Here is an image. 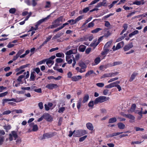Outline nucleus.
Here are the masks:
<instances>
[{"label":"nucleus","mask_w":147,"mask_h":147,"mask_svg":"<svg viewBox=\"0 0 147 147\" xmlns=\"http://www.w3.org/2000/svg\"><path fill=\"white\" fill-rule=\"evenodd\" d=\"M11 112L10 110H7L3 112L2 113V115H8L10 114Z\"/></svg>","instance_id":"obj_55"},{"label":"nucleus","mask_w":147,"mask_h":147,"mask_svg":"<svg viewBox=\"0 0 147 147\" xmlns=\"http://www.w3.org/2000/svg\"><path fill=\"white\" fill-rule=\"evenodd\" d=\"M9 139L10 141L13 140V136L14 137V140H16L18 137L16 132L15 131H12L11 133L9 134Z\"/></svg>","instance_id":"obj_6"},{"label":"nucleus","mask_w":147,"mask_h":147,"mask_svg":"<svg viewBox=\"0 0 147 147\" xmlns=\"http://www.w3.org/2000/svg\"><path fill=\"white\" fill-rule=\"evenodd\" d=\"M53 136V134L46 133L43 134V137L42 138V139H43L46 138H49L52 137Z\"/></svg>","instance_id":"obj_15"},{"label":"nucleus","mask_w":147,"mask_h":147,"mask_svg":"<svg viewBox=\"0 0 147 147\" xmlns=\"http://www.w3.org/2000/svg\"><path fill=\"white\" fill-rule=\"evenodd\" d=\"M56 56L57 57H64V54L62 53H57L56 54Z\"/></svg>","instance_id":"obj_38"},{"label":"nucleus","mask_w":147,"mask_h":147,"mask_svg":"<svg viewBox=\"0 0 147 147\" xmlns=\"http://www.w3.org/2000/svg\"><path fill=\"white\" fill-rule=\"evenodd\" d=\"M16 11V9L14 8H12L9 10V12L11 13H14Z\"/></svg>","instance_id":"obj_52"},{"label":"nucleus","mask_w":147,"mask_h":147,"mask_svg":"<svg viewBox=\"0 0 147 147\" xmlns=\"http://www.w3.org/2000/svg\"><path fill=\"white\" fill-rule=\"evenodd\" d=\"M63 19V17L62 16H61L57 18L52 22V25L49 26V28H53L59 26L60 25L59 23L61 22H62Z\"/></svg>","instance_id":"obj_3"},{"label":"nucleus","mask_w":147,"mask_h":147,"mask_svg":"<svg viewBox=\"0 0 147 147\" xmlns=\"http://www.w3.org/2000/svg\"><path fill=\"white\" fill-rule=\"evenodd\" d=\"M65 110L64 107H61L59 108L58 112L59 113H62Z\"/></svg>","instance_id":"obj_42"},{"label":"nucleus","mask_w":147,"mask_h":147,"mask_svg":"<svg viewBox=\"0 0 147 147\" xmlns=\"http://www.w3.org/2000/svg\"><path fill=\"white\" fill-rule=\"evenodd\" d=\"M122 64V62L121 61H115L113 63H109L110 67L116 65H119Z\"/></svg>","instance_id":"obj_23"},{"label":"nucleus","mask_w":147,"mask_h":147,"mask_svg":"<svg viewBox=\"0 0 147 147\" xmlns=\"http://www.w3.org/2000/svg\"><path fill=\"white\" fill-rule=\"evenodd\" d=\"M95 20H94L92 22L88 24V28L93 27L94 26V22Z\"/></svg>","instance_id":"obj_45"},{"label":"nucleus","mask_w":147,"mask_h":147,"mask_svg":"<svg viewBox=\"0 0 147 147\" xmlns=\"http://www.w3.org/2000/svg\"><path fill=\"white\" fill-rule=\"evenodd\" d=\"M101 30V28H97L94 30H92L91 31V32L93 33H96Z\"/></svg>","instance_id":"obj_39"},{"label":"nucleus","mask_w":147,"mask_h":147,"mask_svg":"<svg viewBox=\"0 0 147 147\" xmlns=\"http://www.w3.org/2000/svg\"><path fill=\"white\" fill-rule=\"evenodd\" d=\"M10 99H8V98H5L4 99L2 100V104H3V105L4 106V104L5 102H9V101Z\"/></svg>","instance_id":"obj_49"},{"label":"nucleus","mask_w":147,"mask_h":147,"mask_svg":"<svg viewBox=\"0 0 147 147\" xmlns=\"http://www.w3.org/2000/svg\"><path fill=\"white\" fill-rule=\"evenodd\" d=\"M123 45L124 43L123 42H121L118 43L116 46L117 49L118 50L120 49L121 47L123 46Z\"/></svg>","instance_id":"obj_31"},{"label":"nucleus","mask_w":147,"mask_h":147,"mask_svg":"<svg viewBox=\"0 0 147 147\" xmlns=\"http://www.w3.org/2000/svg\"><path fill=\"white\" fill-rule=\"evenodd\" d=\"M12 112H15L16 113H22L23 112V111L21 109L18 110V109H14L12 111Z\"/></svg>","instance_id":"obj_41"},{"label":"nucleus","mask_w":147,"mask_h":147,"mask_svg":"<svg viewBox=\"0 0 147 147\" xmlns=\"http://www.w3.org/2000/svg\"><path fill=\"white\" fill-rule=\"evenodd\" d=\"M78 65L81 68L77 67L76 68V69L78 72L82 73L86 71L87 66L84 62L80 61L78 63Z\"/></svg>","instance_id":"obj_1"},{"label":"nucleus","mask_w":147,"mask_h":147,"mask_svg":"<svg viewBox=\"0 0 147 147\" xmlns=\"http://www.w3.org/2000/svg\"><path fill=\"white\" fill-rule=\"evenodd\" d=\"M134 129L136 130V131H143L144 129L142 128H140L139 127H134Z\"/></svg>","instance_id":"obj_54"},{"label":"nucleus","mask_w":147,"mask_h":147,"mask_svg":"<svg viewBox=\"0 0 147 147\" xmlns=\"http://www.w3.org/2000/svg\"><path fill=\"white\" fill-rule=\"evenodd\" d=\"M133 47V45L132 43H130L127 45H125L123 49L125 51H127Z\"/></svg>","instance_id":"obj_11"},{"label":"nucleus","mask_w":147,"mask_h":147,"mask_svg":"<svg viewBox=\"0 0 147 147\" xmlns=\"http://www.w3.org/2000/svg\"><path fill=\"white\" fill-rule=\"evenodd\" d=\"M89 10L88 7H86L84 8L82 10L83 13H86Z\"/></svg>","instance_id":"obj_64"},{"label":"nucleus","mask_w":147,"mask_h":147,"mask_svg":"<svg viewBox=\"0 0 147 147\" xmlns=\"http://www.w3.org/2000/svg\"><path fill=\"white\" fill-rule=\"evenodd\" d=\"M55 58V56L53 55L48 59H45L46 60L47 64L49 67H51L54 63V61L52 60L54 59Z\"/></svg>","instance_id":"obj_4"},{"label":"nucleus","mask_w":147,"mask_h":147,"mask_svg":"<svg viewBox=\"0 0 147 147\" xmlns=\"http://www.w3.org/2000/svg\"><path fill=\"white\" fill-rule=\"evenodd\" d=\"M87 133V131L85 130H80L77 131L76 133L74 135L75 137L80 136L82 135H84Z\"/></svg>","instance_id":"obj_5"},{"label":"nucleus","mask_w":147,"mask_h":147,"mask_svg":"<svg viewBox=\"0 0 147 147\" xmlns=\"http://www.w3.org/2000/svg\"><path fill=\"white\" fill-rule=\"evenodd\" d=\"M24 52V49H21L19 50L17 53V55L20 57V56Z\"/></svg>","instance_id":"obj_47"},{"label":"nucleus","mask_w":147,"mask_h":147,"mask_svg":"<svg viewBox=\"0 0 147 147\" xmlns=\"http://www.w3.org/2000/svg\"><path fill=\"white\" fill-rule=\"evenodd\" d=\"M30 126L32 127V131H36L38 130V127L36 125L34 124L33 123H30L29 125Z\"/></svg>","instance_id":"obj_13"},{"label":"nucleus","mask_w":147,"mask_h":147,"mask_svg":"<svg viewBox=\"0 0 147 147\" xmlns=\"http://www.w3.org/2000/svg\"><path fill=\"white\" fill-rule=\"evenodd\" d=\"M26 73H27L26 75V76H24L25 78L26 79L28 78L29 77V71H27L26 73L25 72H24V74L25 75Z\"/></svg>","instance_id":"obj_58"},{"label":"nucleus","mask_w":147,"mask_h":147,"mask_svg":"<svg viewBox=\"0 0 147 147\" xmlns=\"http://www.w3.org/2000/svg\"><path fill=\"white\" fill-rule=\"evenodd\" d=\"M87 136H84L81 138H80L79 139V141L80 142H82L87 137Z\"/></svg>","instance_id":"obj_60"},{"label":"nucleus","mask_w":147,"mask_h":147,"mask_svg":"<svg viewBox=\"0 0 147 147\" xmlns=\"http://www.w3.org/2000/svg\"><path fill=\"white\" fill-rule=\"evenodd\" d=\"M101 100L99 99V97L97 98L94 100V103L95 104H97L99 102H100Z\"/></svg>","instance_id":"obj_48"},{"label":"nucleus","mask_w":147,"mask_h":147,"mask_svg":"<svg viewBox=\"0 0 147 147\" xmlns=\"http://www.w3.org/2000/svg\"><path fill=\"white\" fill-rule=\"evenodd\" d=\"M94 74V75H96V74L92 70H90L88 71L85 74V77H87L90 75L92 74Z\"/></svg>","instance_id":"obj_17"},{"label":"nucleus","mask_w":147,"mask_h":147,"mask_svg":"<svg viewBox=\"0 0 147 147\" xmlns=\"http://www.w3.org/2000/svg\"><path fill=\"white\" fill-rule=\"evenodd\" d=\"M111 33L110 32L109 30L105 32L103 36V37H107L111 34Z\"/></svg>","instance_id":"obj_35"},{"label":"nucleus","mask_w":147,"mask_h":147,"mask_svg":"<svg viewBox=\"0 0 147 147\" xmlns=\"http://www.w3.org/2000/svg\"><path fill=\"white\" fill-rule=\"evenodd\" d=\"M118 79V77H116L115 78H112L110 79L108 82V83H109L114 81H116Z\"/></svg>","instance_id":"obj_46"},{"label":"nucleus","mask_w":147,"mask_h":147,"mask_svg":"<svg viewBox=\"0 0 147 147\" xmlns=\"http://www.w3.org/2000/svg\"><path fill=\"white\" fill-rule=\"evenodd\" d=\"M87 128L89 130L92 131L94 129V127L93 125L90 123H87L86 124Z\"/></svg>","instance_id":"obj_18"},{"label":"nucleus","mask_w":147,"mask_h":147,"mask_svg":"<svg viewBox=\"0 0 147 147\" xmlns=\"http://www.w3.org/2000/svg\"><path fill=\"white\" fill-rule=\"evenodd\" d=\"M82 78L81 76H73L71 78V80L73 81H77L81 80Z\"/></svg>","instance_id":"obj_14"},{"label":"nucleus","mask_w":147,"mask_h":147,"mask_svg":"<svg viewBox=\"0 0 147 147\" xmlns=\"http://www.w3.org/2000/svg\"><path fill=\"white\" fill-rule=\"evenodd\" d=\"M4 128L6 130V131L7 132L8 130L11 128L10 125L4 126Z\"/></svg>","instance_id":"obj_50"},{"label":"nucleus","mask_w":147,"mask_h":147,"mask_svg":"<svg viewBox=\"0 0 147 147\" xmlns=\"http://www.w3.org/2000/svg\"><path fill=\"white\" fill-rule=\"evenodd\" d=\"M88 106L90 107H93L94 106V102L93 101H90L88 104Z\"/></svg>","instance_id":"obj_61"},{"label":"nucleus","mask_w":147,"mask_h":147,"mask_svg":"<svg viewBox=\"0 0 147 147\" xmlns=\"http://www.w3.org/2000/svg\"><path fill=\"white\" fill-rule=\"evenodd\" d=\"M24 77V75H21L19 76L18 79H17V81L19 82L22 84L23 83V82L22 81V79Z\"/></svg>","instance_id":"obj_32"},{"label":"nucleus","mask_w":147,"mask_h":147,"mask_svg":"<svg viewBox=\"0 0 147 147\" xmlns=\"http://www.w3.org/2000/svg\"><path fill=\"white\" fill-rule=\"evenodd\" d=\"M116 121V118L115 117H113L109 119L108 123H113L115 122Z\"/></svg>","instance_id":"obj_28"},{"label":"nucleus","mask_w":147,"mask_h":147,"mask_svg":"<svg viewBox=\"0 0 147 147\" xmlns=\"http://www.w3.org/2000/svg\"><path fill=\"white\" fill-rule=\"evenodd\" d=\"M112 43V41H110L107 42L105 45L104 47L106 49H109L111 47Z\"/></svg>","instance_id":"obj_16"},{"label":"nucleus","mask_w":147,"mask_h":147,"mask_svg":"<svg viewBox=\"0 0 147 147\" xmlns=\"http://www.w3.org/2000/svg\"><path fill=\"white\" fill-rule=\"evenodd\" d=\"M109 67H110L109 64H108L107 65H101L100 67L99 68L100 70L104 71Z\"/></svg>","instance_id":"obj_27"},{"label":"nucleus","mask_w":147,"mask_h":147,"mask_svg":"<svg viewBox=\"0 0 147 147\" xmlns=\"http://www.w3.org/2000/svg\"><path fill=\"white\" fill-rule=\"evenodd\" d=\"M120 82L119 81H117L116 82H113L111 83L106 86V88H110L114 87V86L116 87L118 84H119Z\"/></svg>","instance_id":"obj_10"},{"label":"nucleus","mask_w":147,"mask_h":147,"mask_svg":"<svg viewBox=\"0 0 147 147\" xmlns=\"http://www.w3.org/2000/svg\"><path fill=\"white\" fill-rule=\"evenodd\" d=\"M105 26L109 27L110 26V24L109 22L107 21H105Z\"/></svg>","instance_id":"obj_56"},{"label":"nucleus","mask_w":147,"mask_h":147,"mask_svg":"<svg viewBox=\"0 0 147 147\" xmlns=\"http://www.w3.org/2000/svg\"><path fill=\"white\" fill-rule=\"evenodd\" d=\"M73 54V50H70L67 51L66 53V60L69 64H71L72 61V59H73L74 56L72 54Z\"/></svg>","instance_id":"obj_2"},{"label":"nucleus","mask_w":147,"mask_h":147,"mask_svg":"<svg viewBox=\"0 0 147 147\" xmlns=\"http://www.w3.org/2000/svg\"><path fill=\"white\" fill-rule=\"evenodd\" d=\"M111 77L110 73H106L103 74L101 77V78H105Z\"/></svg>","instance_id":"obj_36"},{"label":"nucleus","mask_w":147,"mask_h":147,"mask_svg":"<svg viewBox=\"0 0 147 147\" xmlns=\"http://www.w3.org/2000/svg\"><path fill=\"white\" fill-rule=\"evenodd\" d=\"M136 105L135 104H133L132 105L131 109L128 110V112L130 113L134 112L136 109Z\"/></svg>","instance_id":"obj_20"},{"label":"nucleus","mask_w":147,"mask_h":147,"mask_svg":"<svg viewBox=\"0 0 147 147\" xmlns=\"http://www.w3.org/2000/svg\"><path fill=\"white\" fill-rule=\"evenodd\" d=\"M138 75V73H133L129 79V81L131 82L132 81L135 79L136 76Z\"/></svg>","instance_id":"obj_21"},{"label":"nucleus","mask_w":147,"mask_h":147,"mask_svg":"<svg viewBox=\"0 0 147 147\" xmlns=\"http://www.w3.org/2000/svg\"><path fill=\"white\" fill-rule=\"evenodd\" d=\"M119 74V73L117 72H112L111 73V77H114L115 76L117 75L118 74Z\"/></svg>","instance_id":"obj_51"},{"label":"nucleus","mask_w":147,"mask_h":147,"mask_svg":"<svg viewBox=\"0 0 147 147\" xmlns=\"http://www.w3.org/2000/svg\"><path fill=\"white\" fill-rule=\"evenodd\" d=\"M144 0H141V1H134L133 4L137 5H140L141 4L143 5L144 4Z\"/></svg>","instance_id":"obj_24"},{"label":"nucleus","mask_w":147,"mask_h":147,"mask_svg":"<svg viewBox=\"0 0 147 147\" xmlns=\"http://www.w3.org/2000/svg\"><path fill=\"white\" fill-rule=\"evenodd\" d=\"M125 116L126 117L132 120H134L135 119V117L133 115L130 114H125Z\"/></svg>","instance_id":"obj_30"},{"label":"nucleus","mask_w":147,"mask_h":147,"mask_svg":"<svg viewBox=\"0 0 147 147\" xmlns=\"http://www.w3.org/2000/svg\"><path fill=\"white\" fill-rule=\"evenodd\" d=\"M62 34L60 33H59L55 35L52 38L53 40L57 39V38H59L62 35Z\"/></svg>","instance_id":"obj_33"},{"label":"nucleus","mask_w":147,"mask_h":147,"mask_svg":"<svg viewBox=\"0 0 147 147\" xmlns=\"http://www.w3.org/2000/svg\"><path fill=\"white\" fill-rule=\"evenodd\" d=\"M100 57H97L94 60V62L96 64H98L100 61Z\"/></svg>","instance_id":"obj_43"},{"label":"nucleus","mask_w":147,"mask_h":147,"mask_svg":"<svg viewBox=\"0 0 147 147\" xmlns=\"http://www.w3.org/2000/svg\"><path fill=\"white\" fill-rule=\"evenodd\" d=\"M67 22L70 23L71 25H74L77 23L76 19L75 20L73 19L69 20Z\"/></svg>","instance_id":"obj_37"},{"label":"nucleus","mask_w":147,"mask_h":147,"mask_svg":"<svg viewBox=\"0 0 147 147\" xmlns=\"http://www.w3.org/2000/svg\"><path fill=\"white\" fill-rule=\"evenodd\" d=\"M38 106L40 109H42L43 108V103L42 102H40L39 103Z\"/></svg>","instance_id":"obj_63"},{"label":"nucleus","mask_w":147,"mask_h":147,"mask_svg":"<svg viewBox=\"0 0 147 147\" xmlns=\"http://www.w3.org/2000/svg\"><path fill=\"white\" fill-rule=\"evenodd\" d=\"M85 40V38L84 37L80 38H78L76 40L77 42H80L83 41Z\"/></svg>","instance_id":"obj_53"},{"label":"nucleus","mask_w":147,"mask_h":147,"mask_svg":"<svg viewBox=\"0 0 147 147\" xmlns=\"http://www.w3.org/2000/svg\"><path fill=\"white\" fill-rule=\"evenodd\" d=\"M96 85L99 87H103L104 85V83H98L96 84Z\"/></svg>","instance_id":"obj_62"},{"label":"nucleus","mask_w":147,"mask_h":147,"mask_svg":"<svg viewBox=\"0 0 147 147\" xmlns=\"http://www.w3.org/2000/svg\"><path fill=\"white\" fill-rule=\"evenodd\" d=\"M86 48V47L84 45H80L78 48V50L81 52H83L85 50Z\"/></svg>","instance_id":"obj_22"},{"label":"nucleus","mask_w":147,"mask_h":147,"mask_svg":"<svg viewBox=\"0 0 147 147\" xmlns=\"http://www.w3.org/2000/svg\"><path fill=\"white\" fill-rule=\"evenodd\" d=\"M51 17V15H49L48 16L44 18L43 19L40 20H39L38 22H37L36 23V26H38L41 23L43 22H45L47 21V20L49 19V18Z\"/></svg>","instance_id":"obj_7"},{"label":"nucleus","mask_w":147,"mask_h":147,"mask_svg":"<svg viewBox=\"0 0 147 147\" xmlns=\"http://www.w3.org/2000/svg\"><path fill=\"white\" fill-rule=\"evenodd\" d=\"M138 32L139 31L138 30H135L133 32H132L131 33H130L129 34V36L130 37H131L132 36L138 34Z\"/></svg>","instance_id":"obj_34"},{"label":"nucleus","mask_w":147,"mask_h":147,"mask_svg":"<svg viewBox=\"0 0 147 147\" xmlns=\"http://www.w3.org/2000/svg\"><path fill=\"white\" fill-rule=\"evenodd\" d=\"M117 125L118 128L120 129H123L125 127V125L121 122L118 123L117 124Z\"/></svg>","instance_id":"obj_26"},{"label":"nucleus","mask_w":147,"mask_h":147,"mask_svg":"<svg viewBox=\"0 0 147 147\" xmlns=\"http://www.w3.org/2000/svg\"><path fill=\"white\" fill-rule=\"evenodd\" d=\"M21 83L19 82L17 83L16 81H14L13 83V85L16 87H17L20 85V84Z\"/></svg>","instance_id":"obj_59"},{"label":"nucleus","mask_w":147,"mask_h":147,"mask_svg":"<svg viewBox=\"0 0 147 147\" xmlns=\"http://www.w3.org/2000/svg\"><path fill=\"white\" fill-rule=\"evenodd\" d=\"M83 17V16H78V17H77L76 19V21L77 22L79 21V20H81Z\"/></svg>","instance_id":"obj_57"},{"label":"nucleus","mask_w":147,"mask_h":147,"mask_svg":"<svg viewBox=\"0 0 147 147\" xmlns=\"http://www.w3.org/2000/svg\"><path fill=\"white\" fill-rule=\"evenodd\" d=\"M89 97L88 95L87 94L85 95L84 97L83 102L84 103L87 102L88 99Z\"/></svg>","instance_id":"obj_40"},{"label":"nucleus","mask_w":147,"mask_h":147,"mask_svg":"<svg viewBox=\"0 0 147 147\" xmlns=\"http://www.w3.org/2000/svg\"><path fill=\"white\" fill-rule=\"evenodd\" d=\"M80 57V55L79 54H77L75 56V58L74 57L73 58V59H74L75 61L78 60Z\"/></svg>","instance_id":"obj_44"},{"label":"nucleus","mask_w":147,"mask_h":147,"mask_svg":"<svg viewBox=\"0 0 147 147\" xmlns=\"http://www.w3.org/2000/svg\"><path fill=\"white\" fill-rule=\"evenodd\" d=\"M109 51V49H106L104 48V50L102 51L101 53V55L103 56V58L105 57Z\"/></svg>","instance_id":"obj_12"},{"label":"nucleus","mask_w":147,"mask_h":147,"mask_svg":"<svg viewBox=\"0 0 147 147\" xmlns=\"http://www.w3.org/2000/svg\"><path fill=\"white\" fill-rule=\"evenodd\" d=\"M57 86V85L56 84H47L46 86V87L49 89H52L55 88Z\"/></svg>","instance_id":"obj_19"},{"label":"nucleus","mask_w":147,"mask_h":147,"mask_svg":"<svg viewBox=\"0 0 147 147\" xmlns=\"http://www.w3.org/2000/svg\"><path fill=\"white\" fill-rule=\"evenodd\" d=\"M103 36L100 37L98 39L97 42H96V40H94V42L90 44V46L91 47H96V46L100 43V42L102 40Z\"/></svg>","instance_id":"obj_8"},{"label":"nucleus","mask_w":147,"mask_h":147,"mask_svg":"<svg viewBox=\"0 0 147 147\" xmlns=\"http://www.w3.org/2000/svg\"><path fill=\"white\" fill-rule=\"evenodd\" d=\"M100 99L101 100L100 102H102L109 100V97H106L105 96H101L99 97Z\"/></svg>","instance_id":"obj_25"},{"label":"nucleus","mask_w":147,"mask_h":147,"mask_svg":"<svg viewBox=\"0 0 147 147\" xmlns=\"http://www.w3.org/2000/svg\"><path fill=\"white\" fill-rule=\"evenodd\" d=\"M42 115L44 119L46 120L47 121H50L52 120V118L49 114L45 113Z\"/></svg>","instance_id":"obj_9"},{"label":"nucleus","mask_w":147,"mask_h":147,"mask_svg":"<svg viewBox=\"0 0 147 147\" xmlns=\"http://www.w3.org/2000/svg\"><path fill=\"white\" fill-rule=\"evenodd\" d=\"M35 73L34 72H32L31 73L30 76V80L31 81H34L35 80Z\"/></svg>","instance_id":"obj_29"}]
</instances>
